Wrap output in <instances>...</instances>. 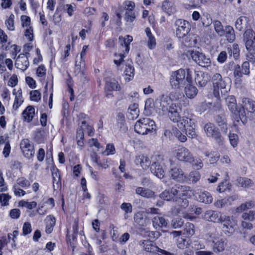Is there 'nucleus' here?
I'll use <instances>...</instances> for the list:
<instances>
[{
    "label": "nucleus",
    "instance_id": "4d7b16f0",
    "mask_svg": "<svg viewBox=\"0 0 255 255\" xmlns=\"http://www.w3.org/2000/svg\"><path fill=\"white\" fill-rule=\"evenodd\" d=\"M16 183L17 186L19 185L23 188L28 187L30 185V182L24 177L18 178L16 181Z\"/></svg>",
    "mask_w": 255,
    "mask_h": 255
},
{
    "label": "nucleus",
    "instance_id": "b1692460",
    "mask_svg": "<svg viewBox=\"0 0 255 255\" xmlns=\"http://www.w3.org/2000/svg\"><path fill=\"white\" fill-rule=\"evenodd\" d=\"M150 171L153 175L160 179L163 178L165 175L164 171L158 162H155L151 164Z\"/></svg>",
    "mask_w": 255,
    "mask_h": 255
},
{
    "label": "nucleus",
    "instance_id": "7c9ffc66",
    "mask_svg": "<svg viewBox=\"0 0 255 255\" xmlns=\"http://www.w3.org/2000/svg\"><path fill=\"white\" fill-rule=\"evenodd\" d=\"M200 178V173L197 170L191 171L185 177L188 182L193 184L197 183Z\"/></svg>",
    "mask_w": 255,
    "mask_h": 255
},
{
    "label": "nucleus",
    "instance_id": "393cba45",
    "mask_svg": "<svg viewBox=\"0 0 255 255\" xmlns=\"http://www.w3.org/2000/svg\"><path fill=\"white\" fill-rule=\"evenodd\" d=\"M243 106L240 108L245 109L249 112L253 113L255 112V102L252 99L248 98H243L242 99Z\"/></svg>",
    "mask_w": 255,
    "mask_h": 255
},
{
    "label": "nucleus",
    "instance_id": "58836bf2",
    "mask_svg": "<svg viewBox=\"0 0 255 255\" xmlns=\"http://www.w3.org/2000/svg\"><path fill=\"white\" fill-rule=\"evenodd\" d=\"M206 238L209 241L214 243L217 240L218 234L217 229L214 227H210L209 232L205 235Z\"/></svg>",
    "mask_w": 255,
    "mask_h": 255
},
{
    "label": "nucleus",
    "instance_id": "f3484780",
    "mask_svg": "<svg viewBox=\"0 0 255 255\" xmlns=\"http://www.w3.org/2000/svg\"><path fill=\"white\" fill-rule=\"evenodd\" d=\"M193 73H195V81L197 85L200 87H204L210 80V76L206 73L203 71H195L192 69Z\"/></svg>",
    "mask_w": 255,
    "mask_h": 255
},
{
    "label": "nucleus",
    "instance_id": "9d476101",
    "mask_svg": "<svg viewBox=\"0 0 255 255\" xmlns=\"http://www.w3.org/2000/svg\"><path fill=\"white\" fill-rule=\"evenodd\" d=\"M140 245L143 250L147 252L153 254L159 252L164 255H171L170 252L159 248L155 245V243L149 240H143Z\"/></svg>",
    "mask_w": 255,
    "mask_h": 255
},
{
    "label": "nucleus",
    "instance_id": "e433bc0d",
    "mask_svg": "<svg viewBox=\"0 0 255 255\" xmlns=\"http://www.w3.org/2000/svg\"><path fill=\"white\" fill-rule=\"evenodd\" d=\"M226 39L229 42H233L235 38V34L234 30L231 26L226 25L225 26V35Z\"/></svg>",
    "mask_w": 255,
    "mask_h": 255
},
{
    "label": "nucleus",
    "instance_id": "f03ea898",
    "mask_svg": "<svg viewBox=\"0 0 255 255\" xmlns=\"http://www.w3.org/2000/svg\"><path fill=\"white\" fill-rule=\"evenodd\" d=\"M212 82L214 87V95L218 99L220 98V93L225 94L230 91V85L227 82L228 78H222L219 73L215 74L212 78Z\"/></svg>",
    "mask_w": 255,
    "mask_h": 255
},
{
    "label": "nucleus",
    "instance_id": "052dcab7",
    "mask_svg": "<svg viewBox=\"0 0 255 255\" xmlns=\"http://www.w3.org/2000/svg\"><path fill=\"white\" fill-rule=\"evenodd\" d=\"M19 205L22 207H26L29 209H32L36 207L37 203L35 201L28 202L24 201H21L19 202Z\"/></svg>",
    "mask_w": 255,
    "mask_h": 255
},
{
    "label": "nucleus",
    "instance_id": "3c124183",
    "mask_svg": "<svg viewBox=\"0 0 255 255\" xmlns=\"http://www.w3.org/2000/svg\"><path fill=\"white\" fill-rule=\"evenodd\" d=\"M135 4L131 1H126L123 3V6L121 7V11H122V7H124V10H125V12H128V10L134 11Z\"/></svg>",
    "mask_w": 255,
    "mask_h": 255
},
{
    "label": "nucleus",
    "instance_id": "aec40b11",
    "mask_svg": "<svg viewBox=\"0 0 255 255\" xmlns=\"http://www.w3.org/2000/svg\"><path fill=\"white\" fill-rule=\"evenodd\" d=\"M28 58L24 54H20L18 56L15 64V67L22 71H25L29 66Z\"/></svg>",
    "mask_w": 255,
    "mask_h": 255
},
{
    "label": "nucleus",
    "instance_id": "79ce46f5",
    "mask_svg": "<svg viewBox=\"0 0 255 255\" xmlns=\"http://www.w3.org/2000/svg\"><path fill=\"white\" fill-rule=\"evenodd\" d=\"M138 105L136 103H133L129 105L128 109V113L131 116L130 119L133 120L138 116Z\"/></svg>",
    "mask_w": 255,
    "mask_h": 255
},
{
    "label": "nucleus",
    "instance_id": "6e6552de",
    "mask_svg": "<svg viewBox=\"0 0 255 255\" xmlns=\"http://www.w3.org/2000/svg\"><path fill=\"white\" fill-rule=\"evenodd\" d=\"M190 55L192 59L199 65L204 67L210 66V59L204 53L197 51H192Z\"/></svg>",
    "mask_w": 255,
    "mask_h": 255
},
{
    "label": "nucleus",
    "instance_id": "ddd939ff",
    "mask_svg": "<svg viewBox=\"0 0 255 255\" xmlns=\"http://www.w3.org/2000/svg\"><path fill=\"white\" fill-rule=\"evenodd\" d=\"M176 157L180 161L188 163L193 158V154L185 147H182L177 149Z\"/></svg>",
    "mask_w": 255,
    "mask_h": 255
},
{
    "label": "nucleus",
    "instance_id": "a18cd8bd",
    "mask_svg": "<svg viewBox=\"0 0 255 255\" xmlns=\"http://www.w3.org/2000/svg\"><path fill=\"white\" fill-rule=\"evenodd\" d=\"M52 175L53 178V185L54 187L55 184L58 185L59 183L61 184V177L59 169L56 167H53L51 169Z\"/></svg>",
    "mask_w": 255,
    "mask_h": 255
},
{
    "label": "nucleus",
    "instance_id": "423d86ee",
    "mask_svg": "<svg viewBox=\"0 0 255 255\" xmlns=\"http://www.w3.org/2000/svg\"><path fill=\"white\" fill-rule=\"evenodd\" d=\"M250 73V63L249 61L243 62L241 66L239 64L235 65L234 68L235 83L240 84L242 82L241 78L243 75H249Z\"/></svg>",
    "mask_w": 255,
    "mask_h": 255
},
{
    "label": "nucleus",
    "instance_id": "7ed1b4c3",
    "mask_svg": "<svg viewBox=\"0 0 255 255\" xmlns=\"http://www.w3.org/2000/svg\"><path fill=\"white\" fill-rule=\"evenodd\" d=\"M155 130L156 125L154 121L148 118L139 119L136 121L134 125L135 131L142 135Z\"/></svg>",
    "mask_w": 255,
    "mask_h": 255
},
{
    "label": "nucleus",
    "instance_id": "0eeeda50",
    "mask_svg": "<svg viewBox=\"0 0 255 255\" xmlns=\"http://www.w3.org/2000/svg\"><path fill=\"white\" fill-rule=\"evenodd\" d=\"M175 25L176 27V35L179 39L188 34L191 29L189 22L181 19H177L175 21Z\"/></svg>",
    "mask_w": 255,
    "mask_h": 255
},
{
    "label": "nucleus",
    "instance_id": "4be33fe9",
    "mask_svg": "<svg viewBox=\"0 0 255 255\" xmlns=\"http://www.w3.org/2000/svg\"><path fill=\"white\" fill-rule=\"evenodd\" d=\"M221 216L220 212L208 210L205 213L204 218L207 221L219 223L220 219H221Z\"/></svg>",
    "mask_w": 255,
    "mask_h": 255
},
{
    "label": "nucleus",
    "instance_id": "473e14b6",
    "mask_svg": "<svg viewBox=\"0 0 255 255\" xmlns=\"http://www.w3.org/2000/svg\"><path fill=\"white\" fill-rule=\"evenodd\" d=\"M56 219L52 215H49L46 219L45 232L47 234H50L55 225Z\"/></svg>",
    "mask_w": 255,
    "mask_h": 255
},
{
    "label": "nucleus",
    "instance_id": "13d9d810",
    "mask_svg": "<svg viewBox=\"0 0 255 255\" xmlns=\"http://www.w3.org/2000/svg\"><path fill=\"white\" fill-rule=\"evenodd\" d=\"M175 201L181 208H186L188 206L189 202L187 198H178Z\"/></svg>",
    "mask_w": 255,
    "mask_h": 255
},
{
    "label": "nucleus",
    "instance_id": "09e8293b",
    "mask_svg": "<svg viewBox=\"0 0 255 255\" xmlns=\"http://www.w3.org/2000/svg\"><path fill=\"white\" fill-rule=\"evenodd\" d=\"M241 217L245 221H253L255 219V211L251 210L248 212H244Z\"/></svg>",
    "mask_w": 255,
    "mask_h": 255
},
{
    "label": "nucleus",
    "instance_id": "5701e85b",
    "mask_svg": "<svg viewBox=\"0 0 255 255\" xmlns=\"http://www.w3.org/2000/svg\"><path fill=\"white\" fill-rule=\"evenodd\" d=\"M153 227L157 230H160L163 228H166L167 226V221L163 217L157 215L152 219Z\"/></svg>",
    "mask_w": 255,
    "mask_h": 255
},
{
    "label": "nucleus",
    "instance_id": "cd10ccee",
    "mask_svg": "<svg viewBox=\"0 0 255 255\" xmlns=\"http://www.w3.org/2000/svg\"><path fill=\"white\" fill-rule=\"evenodd\" d=\"M182 44L187 47H191L195 46L197 43V40L195 38L193 35L190 34L185 35V36L179 39Z\"/></svg>",
    "mask_w": 255,
    "mask_h": 255
},
{
    "label": "nucleus",
    "instance_id": "bf43d9fd",
    "mask_svg": "<svg viewBox=\"0 0 255 255\" xmlns=\"http://www.w3.org/2000/svg\"><path fill=\"white\" fill-rule=\"evenodd\" d=\"M14 16L13 14H11L9 18L5 21V24L7 27V28L10 30H14Z\"/></svg>",
    "mask_w": 255,
    "mask_h": 255
},
{
    "label": "nucleus",
    "instance_id": "f8f14e48",
    "mask_svg": "<svg viewBox=\"0 0 255 255\" xmlns=\"http://www.w3.org/2000/svg\"><path fill=\"white\" fill-rule=\"evenodd\" d=\"M243 37L248 50H251L255 48V32L251 27L245 31Z\"/></svg>",
    "mask_w": 255,
    "mask_h": 255
},
{
    "label": "nucleus",
    "instance_id": "338daca9",
    "mask_svg": "<svg viewBox=\"0 0 255 255\" xmlns=\"http://www.w3.org/2000/svg\"><path fill=\"white\" fill-rule=\"evenodd\" d=\"M32 231L31 226L30 223L25 222L22 227V235L26 236Z\"/></svg>",
    "mask_w": 255,
    "mask_h": 255
},
{
    "label": "nucleus",
    "instance_id": "dca6fc26",
    "mask_svg": "<svg viewBox=\"0 0 255 255\" xmlns=\"http://www.w3.org/2000/svg\"><path fill=\"white\" fill-rule=\"evenodd\" d=\"M170 103V98L164 95L159 96L154 102V106L163 111H167L168 106Z\"/></svg>",
    "mask_w": 255,
    "mask_h": 255
},
{
    "label": "nucleus",
    "instance_id": "6e6d98bb",
    "mask_svg": "<svg viewBox=\"0 0 255 255\" xmlns=\"http://www.w3.org/2000/svg\"><path fill=\"white\" fill-rule=\"evenodd\" d=\"M253 206V203L252 201L247 202L245 203L242 204L238 207L236 210L237 212H241L247 209L251 208Z\"/></svg>",
    "mask_w": 255,
    "mask_h": 255
},
{
    "label": "nucleus",
    "instance_id": "9b49d317",
    "mask_svg": "<svg viewBox=\"0 0 255 255\" xmlns=\"http://www.w3.org/2000/svg\"><path fill=\"white\" fill-rule=\"evenodd\" d=\"M20 149L24 156L28 159L33 157L34 155L33 144L28 139H22L20 143Z\"/></svg>",
    "mask_w": 255,
    "mask_h": 255
},
{
    "label": "nucleus",
    "instance_id": "49530a36",
    "mask_svg": "<svg viewBox=\"0 0 255 255\" xmlns=\"http://www.w3.org/2000/svg\"><path fill=\"white\" fill-rule=\"evenodd\" d=\"M152 105H154V103H153V100L148 99L146 100L144 111V114L149 116L152 114L153 111V106Z\"/></svg>",
    "mask_w": 255,
    "mask_h": 255
},
{
    "label": "nucleus",
    "instance_id": "20e7f679",
    "mask_svg": "<svg viewBox=\"0 0 255 255\" xmlns=\"http://www.w3.org/2000/svg\"><path fill=\"white\" fill-rule=\"evenodd\" d=\"M226 105L230 112L234 115L236 117L237 121L241 120L242 122L246 120V113L244 109L240 108V107L238 106L236 98L234 96H229L225 98Z\"/></svg>",
    "mask_w": 255,
    "mask_h": 255
},
{
    "label": "nucleus",
    "instance_id": "2f4dec72",
    "mask_svg": "<svg viewBox=\"0 0 255 255\" xmlns=\"http://www.w3.org/2000/svg\"><path fill=\"white\" fill-rule=\"evenodd\" d=\"M135 193L143 197L150 198L154 196V192L148 189H145L143 187H137L135 190Z\"/></svg>",
    "mask_w": 255,
    "mask_h": 255
},
{
    "label": "nucleus",
    "instance_id": "4468645a",
    "mask_svg": "<svg viewBox=\"0 0 255 255\" xmlns=\"http://www.w3.org/2000/svg\"><path fill=\"white\" fill-rule=\"evenodd\" d=\"M171 167L169 171L170 177L177 181H183L185 179L186 176L183 170L177 166H173L172 165V161L170 160Z\"/></svg>",
    "mask_w": 255,
    "mask_h": 255
},
{
    "label": "nucleus",
    "instance_id": "e2e57ef3",
    "mask_svg": "<svg viewBox=\"0 0 255 255\" xmlns=\"http://www.w3.org/2000/svg\"><path fill=\"white\" fill-rule=\"evenodd\" d=\"M215 206L218 208H223L229 205L228 200L226 198L217 200L215 203Z\"/></svg>",
    "mask_w": 255,
    "mask_h": 255
},
{
    "label": "nucleus",
    "instance_id": "603ef678",
    "mask_svg": "<svg viewBox=\"0 0 255 255\" xmlns=\"http://www.w3.org/2000/svg\"><path fill=\"white\" fill-rule=\"evenodd\" d=\"M239 183L244 188H249L253 184V181L248 178L240 177L238 179Z\"/></svg>",
    "mask_w": 255,
    "mask_h": 255
},
{
    "label": "nucleus",
    "instance_id": "c9c22d12",
    "mask_svg": "<svg viewBox=\"0 0 255 255\" xmlns=\"http://www.w3.org/2000/svg\"><path fill=\"white\" fill-rule=\"evenodd\" d=\"M212 23L214 30L218 35L221 37L224 36L225 27H224L221 22L218 20H215Z\"/></svg>",
    "mask_w": 255,
    "mask_h": 255
},
{
    "label": "nucleus",
    "instance_id": "39448f33",
    "mask_svg": "<svg viewBox=\"0 0 255 255\" xmlns=\"http://www.w3.org/2000/svg\"><path fill=\"white\" fill-rule=\"evenodd\" d=\"M203 129L208 137L213 139L218 144H221L223 142L224 138L221 135L219 128L214 124L208 122L204 125Z\"/></svg>",
    "mask_w": 255,
    "mask_h": 255
},
{
    "label": "nucleus",
    "instance_id": "37998d69",
    "mask_svg": "<svg viewBox=\"0 0 255 255\" xmlns=\"http://www.w3.org/2000/svg\"><path fill=\"white\" fill-rule=\"evenodd\" d=\"M191 164L193 169L196 170L201 169L203 167V162L199 157H195L193 155V158L191 161L188 162Z\"/></svg>",
    "mask_w": 255,
    "mask_h": 255
},
{
    "label": "nucleus",
    "instance_id": "a19ab883",
    "mask_svg": "<svg viewBox=\"0 0 255 255\" xmlns=\"http://www.w3.org/2000/svg\"><path fill=\"white\" fill-rule=\"evenodd\" d=\"M227 51L230 56L233 55L234 59H237L240 55V49L237 44H233L232 47H228Z\"/></svg>",
    "mask_w": 255,
    "mask_h": 255
},
{
    "label": "nucleus",
    "instance_id": "c85d7f7f",
    "mask_svg": "<svg viewBox=\"0 0 255 255\" xmlns=\"http://www.w3.org/2000/svg\"><path fill=\"white\" fill-rule=\"evenodd\" d=\"M196 195L197 200L205 204H210L213 201V198L210 193L207 191L201 192Z\"/></svg>",
    "mask_w": 255,
    "mask_h": 255
},
{
    "label": "nucleus",
    "instance_id": "72a5a7b5",
    "mask_svg": "<svg viewBox=\"0 0 255 255\" xmlns=\"http://www.w3.org/2000/svg\"><path fill=\"white\" fill-rule=\"evenodd\" d=\"M185 93L186 96L190 99L194 98L198 93V90L195 86L188 84L185 87Z\"/></svg>",
    "mask_w": 255,
    "mask_h": 255
},
{
    "label": "nucleus",
    "instance_id": "2eb2a0df",
    "mask_svg": "<svg viewBox=\"0 0 255 255\" xmlns=\"http://www.w3.org/2000/svg\"><path fill=\"white\" fill-rule=\"evenodd\" d=\"M173 193H175L176 197L186 198L191 196V190L190 187L185 185L176 184L173 186Z\"/></svg>",
    "mask_w": 255,
    "mask_h": 255
},
{
    "label": "nucleus",
    "instance_id": "a211bd4d",
    "mask_svg": "<svg viewBox=\"0 0 255 255\" xmlns=\"http://www.w3.org/2000/svg\"><path fill=\"white\" fill-rule=\"evenodd\" d=\"M236 29L240 31L246 30L250 27L248 17L241 16L239 17L235 22Z\"/></svg>",
    "mask_w": 255,
    "mask_h": 255
},
{
    "label": "nucleus",
    "instance_id": "864d4df0",
    "mask_svg": "<svg viewBox=\"0 0 255 255\" xmlns=\"http://www.w3.org/2000/svg\"><path fill=\"white\" fill-rule=\"evenodd\" d=\"M183 121L184 123V126H185V128H188L196 127L195 120L184 117H183Z\"/></svg>",
    "mask_w": 255,
    "mask_h": 255
},
{
    "label": "nucleus",
    "instance_id": "8fccbe9b",
    "mask_svg": "<svg viewBox=\"0 0 255 255\" xmlns=\"http://www.w3.org/2000/svg\"><path fill=\"white\" fill-rule=\"evenodd\" d=\"M134 220L139 226H143L145 224V220L141 212H137L134 215Z\"/></svg>",
    "mask_w": 255,
    "mask_h": 255
},
{
    "label": "nucleus",
    "instance_id": "f257e3e1",
    "mask_svg": "<svg viewBox=\"0 0 255 255\" xmlns=\"http://www.w3.org/2000/svg\"><path fill=\"white\" fill-rule=\"evenodd\" d=\"M193 71L191 69H180L171 73L169 82L171 88L175 90H180L184 87L187 83L192 82Z\"/></svg>",
    "mask_w": 255,
    "mask_h": 255
},
{
    "label": "nucleus",
    "instance_id": "a878e982",
    "mask_svg": "<svg viewBox=\"0 0 255 255\" xmlns=\"http://www.w3.org/2000/svg\"><path fill=\"white\" fill-rule=\"evenodd\" d=\"M117 128L121 131L125 132L128 129L125 117L122 113H119L116 117Z\"/></svg>",
    "mask_w": 255,
    "mask_h": 255
},
{
    "label": "nucleus",
    "instance_id": "774afa93",
    "mask_svg": "<svg viewBox=\"0 0 255 255\" xmlns=\"http://www.w3.org/2000/svg\"><path fill=\"white\" fill-rule=\"evenodd\" d=\"M188 245V241L183 238H179L178 239L177 242V247L180 249H184L187 247Z\"/></svg>",
    "mask_w": 255,
    "mask_h": 255
},
{
    "label": "nucleus",
    "instance_id": "c03bdc74",
    "mask_svg": "<svg viewBox=\"0 0 255 255\" xmlns=\"http://www.w3.org/2000/svg\"><path fill=\"white\" fill-rule=\"evenodd\" d=\"M182 233L183 234L188 237L193 236L195 233V227L194 225L189 222L186 223Z\"/></svg>",
    "mask_w": 255,
    "mask_h": 255
},
{
    "label": "nucleus",
    "instance_id": "5fc2aeb1",
    "mask_svg": "<svg viewBox=\"0 0 255 255\" xmlns=\"http://www.w3.org/2000/svg\"><path fill=\"white\" fill-rule=\"evenodd\" d=\"M121 208L125 212V218L127 219V214L129 213H131L132 207L129 203H124L121 205Z\"/></svg>",
    "mask_w": 255,
    "mask_h": 255
},
{
    "label": "nucleus",
    "instance_id": "680f3d73",
    "mask_svg": "<svg viewBox=\"0 0 255 255\" xmlns=\"http://www.w3.org/2000/svg\"><path fill=\"white\" fill-rule=\"evenodd\" d=\"M30 97L31 101L38 102L41 99V94L38 90L32 91L30 92Z\"/></svg>",
    "mask_w": 255,
    "mask_h": 255
},
{
    "label": "nucleus",
    "instance_id": "6ab92c4d",
    "mask_svg": "<svg viewBox=\"0 0 255 255\" xmlns=\"http://www.w3.org/2000/svg\"><path fill=\"white\" fill-rule=\"evenodd\" d=\"M214 120L220 128V130L223 134H227L228 125L227 120L224 116L218 115L214 117Z\"/></svg>",
    "mask_w": 255,
    "mask_h": 255
},
{
    "label": "nucleus",
    "instance_id": "4c0bfd02",
    "mask_svg": "<svg viewBox=\"0 0 255 255\" xmlns=\"http://www.w3.org/2000/svg\"><path fill=\"white\" fill-rule=\"evenodd\" d=\"M121 45L125 48V51L128 53L129 50V44L132 41V37L130 35H127L126 37L120 36L119 38Z\"/></svg>",
    "mask_w": 255,
    "mask_h": 255
},
{
    "label": "nucleus",
    "instance_id": "0e129e2a",
    "mask_svg": "<svg viewBox=\"0 0 255 255\" xmlns=\"http://www.w3.org/2000/svg\"><path fill=\"white\" fill-rule=\"evenodd\" d=\"M11 198V196L7 194H0V202L1 203L2 206H7L8 205V201Z\"/></svg>",
    "mask_w": 255,
    "mask_h": 255
},
{
    "label": "nucleus",
    "instance_id": "de8ad7c7",
    "mask_svg": "<svg viewBox=\"0 0 255 255\" xmlns=\"http://www.w3.org/2000/svg\"><path fill=\"white\" fill-rule=\"evenodd\" d=\"M135 18L136 14L134 11L128 10V12H125L124 19L127 24L132 23L135 19Z\"/></svg>",
    "mask_w": 255,
    "mask_h": 255
},
{
    "label": "nucleus",
    "instance_id": "c756f323",
    "mask_svg": "<svg viewBox=\"0 0 255 255\" xmlns=\"http://www.w3.org/2000/svg\"><path fill=\"white\" fill-rule=\"evenodd\" d=\"M174 187H172L170 190H165L159 194V197L167 201L173 200L175 201L177 198L175 193H173Z\"/></svg>",
    "mask_w": 255,
    "mask_h": 255
},
{
    "label": "nucleus",
    "instance_id": "f704fd0d",
    "mask_svg": "<svg viewBox=\"0 0 255 255\" xmlns=\"http://www.w3.org/2000/svg\"><path fill=\"white\" fill-rule=\"evenodd\" d=\"M12 93L13 95H15L13 108L17 110L23 103V100H22V90L21 89H19L16 92V90L13 89Z\"/></svg>",
    "mask_w": 255,
    "mask_h": 255
},
{
    "label": "nucleus",
    "instance_id": "bb28decb",
    "mask_svg": "<svg viewBox=\"0 0 255 255\" xmlns=\"http://www.w3.org/2000/svg\"><path fill=\"white\" fill-rule=\"evenodd\" d=\"M35 115V109L32 106H28L23 111L22 113V118L24 121L30 122L33 119Z\"/></svg>",
    "mask_w": 255,
    "mask_h": 255
},
{
    "label": "nucleus",
    "instance_id": "1a4fd4ad",
    "mask_svg": "<svg viewBox=\"0 0 255 255\" xmlns=\"http://www.w3.org/2000/svg\"><path fill=\"white\" fill-rule=\"evenodd\" d=\"M219 223L222 224V229L225 234L230 236L234 233V227L235 223L232 217L228 216H222Z\"/></svg>",
    "mask_w": 255,
    "mask_h": 255
},
{
    "label": "nucleus",
    "instance_id": "ea45409f",
    "mask_svg": "<svg viewBox=\"0 0 255 255\" xmlns=\"http://www.w3.org/2000/svg\"><path fill=\"white\" fill-rule=\"evenodd\" d=\"M213 250L215 253H219L223 251L225 249L224 241L223 239H220L218 240H215L214 243H213Z\"/></svg>",
    "mask_w": 255,
    "mask_h": 255
},
{
    "label": "nucleus",
    "instance_id": "69168bd1",
    "mask_svg": "<svg viewBox=\"0 0 255 255\" xmlns=\"http://www.w3.org/2000/svg\"><path fill=\"white\" fill-rule=\"evenodd\" d=\"M229 138L231 144L234 147H236L238 144V136L235 133H230L229 135Z\"/></svg>",
    "mask_w": 255,
    "mask_h": 255
},
{
    "label": "nucleus",
    "instance_id": "412c9836",
    "mask_svg": "<svg viewBox=\"0 0 255 255\" xmlns=\"http://www.w3.org/2000/svg\"><path fill=\"white\" fill-rule=\"evenodd\" d=\"M106 85L105 90L111 92L112 91H119L120 90V86L118 82L114 79H112L108 77L105 78Z\"/></svg>",
    "mask_w": 255,
    "mask_h": 255
}]
</instances>
